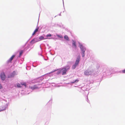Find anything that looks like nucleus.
Segmentation results:
<instances>
[{"instance_id":"8","label":"nucleus","mask_w":125,"mask_h":125,"mask_svg":"<svg viewBox=\"0 0 125 125\" xmlns=\"http://www.w3.org/2000/svg\"><path fill=\"white\" fill-rule=\"evenodd\" d=\"M38 29L39 28H37L36 29L35 31H34L33 32L32 34V36L36 34V33L38 31Z\"/></svg>"},{"instance_id":"7","label":"nucleus","mask_w":125,"mask_h":125,"mask_svg":"<svg viewBox=\"0 0 125 125\" xmlns=\"http://www.w3.org/2000/svg\"><path fill=\"white\" fill-rule=\"evenodd\" d=\"M15 55H13L8 61V62H11V61H12V60H13L14 58L15 57Z\"/></svg>"},{"instance_id":"13","label":"nucleus","mask_w":125,"mask_h":125,"mask_svg":"<svg viewBox=\"0 0 125 125\" xmlns=\"http://www.w3.org/2000/svg\"><path fill=\"white\" fill-rule=\"evenodd\" d=\"M21 84L22 85H24L25 87L26 86V84L25 83H21Z\"/></svg>"},{"instance_id":"9","label":"nucleus","mask_w":125,"mask_h":125,"mask_svg":"<svg viewBox=\"0 0 125 125\" xmlns=\"http://www.w3.org/2000/svg\"><path fill=\"white\" fill-rule=\"evenodd\" d=\"M72 45L74 46L75 48H76L77 46L76 42L74 41H73Z\"/></svg>"},{"instance_id":"3","label":"nucleus","mask_w":125,"mask_h":125,"mask_svg":"<svg viewBox=\"0 0 125 125\" xmlns=\"http://www.w3.org/2000/svg\"><path fill=\"white\" fill-rule=\"evenodd\" d=\"M80 47L81 49V51L82 52V57H83L85 55V51L86 49L85 48H84L83 46V45H80Z\"/></svg>"},{"instance_id":"14","label":"nucleus","mask_w":125,"mask_h":125,"mask_svg":"<svg viewBox=\"0 0 125 125\" xmlns=\"http://www.w3.org/2000/svg\"><path fill=\"white\" fill-rule=\"evenodd\" d=\"M79 81V80L78 79H77L76 80H75L73 82H72V83H77Z\"/></svg>"},{"instance_id":"17","label":"nucleus","mask_w":125,"mask_h":125,"mask_svg":"<svg viewBox=\"0 0 125 125\" xmlns=\"http://www.w3.org/2000/svg\"><path fill=\"white\" fill-rule=\"evenodd\" d=\"M22 53H23V52H22V51H21L20 52V55L19 56V57H20L21 56V55H22Z\"/></svg>"},{"instance_id":"10","label":"nucleus","mask_w":125,"mask_h":125,"mask_svg":"<svg viewBox=\"0 0 125 125\" xmlns=\"http://www.w3.org/2000/svg\"><path fill=\"white\" fill-rule=\"evenodd\" d=\"M37 88H38V87L36 85H34L33 86L31 87V88L32 90L36 89Z\"/></svg>"},{"instance_id":"15","label":"nucleus","mask_w":125,"mask_h":125,"mask_svg":"<svg viewBox=\"0 0 125 125\" xmlns=\"http://www.w3.org/2000/svg\"><path fill=\"white\" fill-rule=\"evenodd\" d=\"M61 73V70H59L57 71V74H59L60 73Z\"/></svg>"},{"instance_id":"2","label":"nucleus","mask_w":125,"mask_h":125,"mask_svg":"<svg viewBox=\"0 0 125 125\" xmlns=\"http://www.w3.org/2000/svg\"><path fill=\"white\" fill-rule=\"evenodd\" d=\"M80 56H78L75 64L72 67V68L73 69H74L76 68V66L78 65L80 61Z\"/></svg>"},{"instance_id":"21","label":"nucleus","mask_w":125,"mask_h":125,"mask_svg":"<svg viewBox=\"0 0 125 125\" xmlns=\"http://www.w3.org/2000/svg\"><path fill=\"white\" fill-rule=\"evenodd\" d=\"M2 88L1 84H0V89Z\"/></svg>"},{"instance_id":"16","label":"nucleus","mask_w":125,"mask_h":125,"mask_svg":"<svg viewBox=\"0 0 125 125\" xmlns=\"http://www.w3.org/2000/svg\"><path fill=\"white\" fill-rule=\"evenodd\" d=\"M39 39H41V40H42L44 39V37L43 36H42L40 37H39ZM47 39V38H46L45 39Z\"/></svg>"},{"instance_id":"1","label":"nucleus","mask_w":125,"mask_h":125,"mask_svg":"<svg viewBox=\"0 0 125 125\" xmlns=\"http://www.w3.org/2000/svg\"><path fill=\"white\" fill-rule=\"evenodd\" d=\"M70 67L69 66H67L64 67L61 69V73H62V75H63L66 73V72L70 69Z\"/></svg>"},{"instance_id":"4","label":"nucleus","mask_w":125,"mask_h":125,"mask_svg":"<svg viewBox=\"0 0 125 125\" xmlns=\"http://www.w3.org/2000/svg\"><path fill=\"white\" fill-rule=\"evenodd\" d=\"M0 77L1 79L2 80H4L5 78V76L3 73H1L0 74Z\"/></svg>"},{"instance_id":"19","label":"nucleus","mask_w":125,"mask_h":125,"mask_svg":"<svg viewBox=\"0 0 125 125\" xmlns=\"http://www.w3.org/2000/svg\"><path fill=\"white\" fill-rule=\"evenodd\" d=\"M17 87H21V86L20 84L19 83L17 84Z\"/></svg>"},{"instance_id":"18","label":"nucleus","mask_w":125,"mask_h":125,"mask_svg":"<svg viewBox=\"0 0 125 125\" xmlns=\"http://www.w3.org/2000/svg\"><path fill=\"white\" fill-rule=\"evenodd\" d=\"M52 36V35L51 34H48L47 35H46V37H51Z\"/></svg>"},{"instance_id":"12","label":"nucleus","mask_w":125,"mask_h":125,"mask_svg":"<svg viewBox=\"0 0 125 125\" xmlns=\"http://www.w3.org/2000/svg\"><path fill=\"white\" fill-rule=\"evenodd\" d=\"M35 42V40L34 39H33L30 42V43L32 44L34 43Z\"/></svg>"},{"instance_id":"6","label":"nucleus","mask_w":125,"mask_h":125,"mask_svg":"<svg viewBox=\"0 0 125 125\" xmlns=\"http://www.w3.org/2000/svg\"><path fill=\"white\" fill-rule=\"evenodd\" d=\"M91 73V71L89 70H86L84 72V74L86 75H89Z\"/></svg>"},{"instance_id":"11","label":"nucleus","mask_w":125,"mask_h":125,"mask_svg":"<svg viewBox=\"0 0 125 125\" xmlns=\"http://www.w3.org/2000/svg\"><path fill=\"white\" fill-rule=\"evenodd\" d=\"M64 38L68 41L69 40V37L67 35H65L64 36Z\"/></svg>"},{"instance_id":"5","label":"nucleus","mask_w":125,"mask_h":125,"mask_svg":"<svg viewBox=\"0 0 125 125\" xmlns=\"http://www.w3.org/2000/svg\"><path fill=\"white\" fill-rule=\"evenodd\" d=\"M15 74L16 73L15 71H13L8 76V77L10 78L13 77Z\"/></svg>"},{"instance_id":"22","label":"nucleus","mask_w":125,"mask_h":125,"mask_svg":"<svg viewBox=\"0 0 125 125\" xmlns=\"http://www.w3.org/2000/svg\"><path fill=\"white\" fill-rule=\"evenodd\" d=\"M5 108H4V109H2L0 111H3V110H4L5 109Z\"/></svg>"},{"instance_id":"20","label":"nucleus","mask_w":125,"mask_h":125,"mask_svg":"<svg viewBox=\"0 0 125 125\" xmlns=\"http://www.w3.org/2000/svg\"><path fill=\"white\" fill-rule=\"evenodd\" d=\"M122 72L123 73H125V69L122 70Z\"/></svg>"}]
</instances>
